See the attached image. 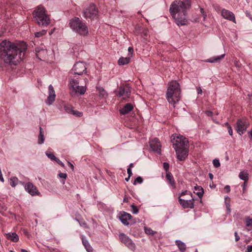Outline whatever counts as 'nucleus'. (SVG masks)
<instances>
[{
    "label": "nucleus",
    "instance_id": "62",
    "mask_svg": "<svg viewBox=\"0 0 252 252\" xmlns=\"http://www.w3.org/2000/svg\"><path fill=\"white\" fill-rule=\"evenodd\" d=\"M130 177H129V176L128 175V177H126L125 178V180L126 181V182H128L129 180V179H130Z\"/></svg>",
    "mask_w": 252,
    "mask_h": 252
},
{
    "label": "nucleus",
    "instance_id": "27",
    "mask_svg": "<svg viewBox=\"0 0 252 252\" xmlns=\"http://www.w3.org/2000/svg\"><path fill=\"white\" fill-rule=\"evenodd\" d=\"M130 61V57H121L118 60V63L120 65H124L128 64Z\"/></svg>",
    "mask_w": 252,
    "mask_h": 252
},
{
    "label": "nucleus",
    "instance_id": "15",
    "mask_svg": "<svg viewBox=\"0 0 252 252\" xmlns=\"http://www.w3.org/2000/svg\"><path fill=\"white\" fill-rule=\"evenodd\" d=\"M49 95L46 100V103L48 105H51L55 100V92L52 85H50L48 87Z\"/></svg>",
    "mask_w": 252,
    "mask_h": 252
},
{
    "label": "nucleus",
    "instance_id": "26",
    "mask_svg": "<svg viewBox=\"0 0 252 252\" xmlns=\"http://www.w3.org/2000/svg\"><path fill=\"white\" fill-rule=\"evenodd\" d=\"M45 140L44 132L43 131L42 128L40 126L39 127V134L38 136V141L37 143L38 144L41 145L44 143Z\"/></svg>",
    "mask_w": 252,
    "mask_h": 252
},
{
    "label": "nucleus",
    "instance_id": "50",
    "mask_svg": "<svg viewBox=\"0 0 252 252\" xmlns=\"http://www.w3.org/2000/svg\"><path fill=\"white\" fill-rule=\"evenodd\" d=\"M128 54L129 55H131L130 57H131V55L133 54V49L131 47H129L128 48Z\"/></svg>",
    "mask_w": 252,
    "mask_h": 252
},
{
    "label": "nucleus",
    "instance_id": "25",
    "mask_svg": "<svg viewBox=\"0 0 252 252\" xmlns=\"http://www.w3.org/2000/svg\"><path fill=\"white\" fill-rule=\"evenodd\" d=\"M194 193H196L199 198H201L204 193V189L202 187L196 186L194 187Z\"/></svg>",
    "mask_w": 252,
    "mask_h": 252
},
{
    "label": "nucleus",
    "instance_id": "37",
    "mask_svg": "<svg viewBox=\"0 0 252 252\" xmlns=\"http://www.w3.org/2000/svg\"><path fill=\"white\" fill-rule=\"evenodd\" d=\"M130 207L131 208L132 212L134 214H137L139 212V210L136 206L135 205L134 203H132L130 205Z\"/></svg>",
    "mask_w": 252,
    "mask_h": 252
},
{
    "label": "nucleus",
    "instance_id": "23",
    "mask_svg": "<svg viewBox=\"0 0 252 252\" xmlns=\"http://www.w3.org/2000/svg\"><path fill=\"white\" fill-rule=\"evenodd\" d=\"M82 242L83 245H84L86 251L88 252H93V249L92 247L90 245L88 240L85 237H83L82 238Z\"/></svg>",
    "mask_w": 252,
    "mask_h": 252
},
{
    "label": "nucleus",
    "instance_id": "10",
    "mask_svg": "<svg viewBox=\"0 0 252 252\" xmlns=\"http://www.w3.org/2000/svg\"><path fill=\"white\" fill-rule=\"evenodd\" d=\"M119 239L122 243H124L129 249L132 250L135 249V244L132 241L125 233H121L119 234Z\"/></svg>",
    "mask_w": 252,
    "mask_h": 252
},
{
    "label": "nucleus",
    "instance_id": "45",
    "mask_svg": "<svg viewBox=\"0 0 252 252\" xmlns=\"http://www.w3.org/2000/svg\"><path fill=\"white\" fill-rule=\"evenodd\" d=\"M5 210V206L3 204H0V213L2 214V212Z\"/></svg>",
    "mask_w": 252,
    "mask_h": 252
},
{
    "label": "nucleus",
    "instance_id": "44",
    "mask_svg": "<svg viewBox=\"0 0 252 252\" xmlns=\"http://www.w3.org/2000/svg\"><path fill=\"white\" fill-rule=\"evenodd\" d=\"M58 176L60 178H63L64 180H65L66 179V178L67 177V174L66 173H60L58 174Z\"/></svg>",
    "mask_w": 252,
    "mask_h": 252
},
{
    "label": "nucleus",
    "instance_id": "58",
    "mask_svg": "<svg viewBox=\"0 0 252 252\" xmlns=\"http://www.w3.org/2000/svg\"><path fill=\"white\" fill-rule=\"evenodd\" d=\"M209 177L210 179L212 180L214 176H213V174L210 173H209Z\"/></svg>",
    "mask_w": 252,
    "mask_h": 252
},
{
    "label": "nucleus",
    "instance_id": "54",
    "mask_svg": "<svg viewBox=\"0 0 252 252\" xmlns=\"http://www.w3.org/2000/svg\"><path fill=\"white\" fill-rule=\"evenodd\" d=\"M245 13H246V16L248 17H249L251 20H252V16L251 14V13L249 11H246Z\"/></svg>",
    "mask_w": 252,
    "mask_h": 252
},
{
    "label": "nucleus",
    "instance_id": "35",
    "mask_svg": "<svg viewBox=\"0 0 252 252\" xmlns=\"http://www.w3.org/2000/svg\"><path fill=\"white\" fill-rule=\"evenodd\" d=\"M47 30H43L41 31L36 32L34 34L35 36L36 37H41L46 34Z\"/></svg>",
    "mask_w": 252,
    "mask_h": 252
},
{
    "label": "nucleus",
    "instance_id": "9",
    "mask_svg": "<svg viewBox=\"0 0 252 252\" xmlns=\"http://www.w3.org/2000/svg\"><path fill=\"white\" fill-rule=\"evenodd\" d=\"M131 94V88L128 84L120 86L117 90L116 94L119 97H122L124 95L126 97H129Z\"/></svg>",
    "mask_w": 252,
    "mask_h": 252
},
{
    "label": "nucleus",
    "instance_id": "52",
    "mask_svg": "<svg viewBox=\"0 0 252 252\" xmlns=\"http://www.w3.org/2000/svg\"><path fill=\"white\" fill-rule=\"evenodd\" d=\"M127 172L128 175L129 176V177H130L132 175V171L130 168H128L127 169Z\"/></svg>",
    "mask_w": 252,
    "mask_h": 252
},
{
    "label": "nucleus",
    "instance_id": "63",
    "mask_svg": "<svg viewBox=\"0 0 252 252\" xmlns=\"http://www.w3.org/2000/svg\"><path fill=\"white\" fill-rule=\"evenodd\" d=\"M133 166V164L132 163H131L129 165L128 168H130L131 169V167Z\"/></svg>",
    "mask_w": 252,
    "mask_h": 252
},
{
    "label": "nucleus",
    "instance_id": "48",
    "mask_svg": "<svg viewBox=\"0 0 252 252\" xmlns=\"http://www.w3.org/2000/svg\"><path fill=\"white\" fill-rule=\"evenodd\" d=\"M227 128L228 133L230 135L232 136L233 134V130L231 126H229Z\"/></svg>",
    "mask_w": 252,
    "mask_h": 252
},
{
    "label": "nucleus",
    "instance_id": "18",
    "mask_svg": "<svg viewBox=\"0 0 252 252\" xmlns=\"http://www.w3.org/2000/svg\"><path fill=\"white\" fill-rule=\"evenodd\" d=\"M79 76L74 73L70 74V72H69V80L70 86L79 85V79H81V77Z\"/></svg>",
    "mask_w": 252,
    "mask_h": 252
},
{
    "label": "nucleus",
    "instance_id": "49",
    "mask_svg": "<svg viewBox=\"0 0 252 252\" xmlns=\"http://www.w3.org/2000/svg\"><path fill=\"white\" fill-rule=\"evenodd\" d=\"M252 252V245H248L247 247V250L246 252Z\"/></svg>",
    "mask_w": 252,
    "mask_h": 252
},
{
    "label": "nucleus",
    "instance_id": "22",
    "mask_svg": "<svg viewBox=\"0 0 252 252\" xmlns=\"http://www.w3.org/2000/svg\"><path fill=\"white\" fill-rule=\"evenodd\" d=\"M225 54H223L220 56L212 57L209 59H208L206 60V62L211 63H215L219 62L222 59L224 58Z\"/></svg>",
    "mask_w": 252,
    "mask_h": 252
},
{
    "label": "nucleus",
    "instance_id": "53",
    "mask_svg": "<svg viewBox=\"0 0 252 252\" xmlns=\"http://www.w3.org/2000/svg\"><path fill=\"white\" fill-rule=\"evenodd\" d=\"M234 236L235 237V241L237 242L238 241V240H240V237H239V236L238 235V233L236 231H235L234 232Z\"/></svg>",
    "mask_w": 252,
    "mask_h": 252
},
{
    "label": "nucleus",
    "instance_id": "2",
    "mask_svg": "<svg viewBox=\"0 0 252 252\" xmlns=\"http://www.w3.org/2000/svg\"><path fill=\"white\" fill-rule=\"evenodd\" d=\"M191 0H174L170 5V12L179 26L187 24V10L191 6Z\"/></svg>",
    "mask_w": 252,
    "mask_h": 252
},
{
    "label": "nucleus",
    "instance_id": "47",
    "mask_svg": "<svg viewBox=\"0 0 252 252\" xmlns=\"http://www.w3.org/2000/svg\"><path fill=\"white\" fill-rule=\"evenodd\" d=\"M224 190L227 192L228 193L230 191V187L229 185H226L224 188Z\"/></svg>",
    "mask_w": 252,
    "mask_h": 252
},
{
    "label": "nucleus",
    "instance_id": "42",
    "mask_svg": "<svg viewBox=\"0 0 252 252\" xmlns=\"http://www.w3.org/2000/svg\"><path fill=\"white\" fill-rule=\"evenodd\" d=\"M187 194H189L191 195V193L189 191H188V190H184L182 191L179 194V197H180L181 198L182 196L185 195Z\"/></svg>",
    "mask_w": 252,
    "mask_h": 252
},
{
    "label": "nucleus",
    "instance_id": "11",
    "mask_svg": "<svg viewBox=\"0 0 252 252\" xmlns=\"http://www.w3.org/2000/svg\"><path fill=\"white\" fill-rule=\"evenodd\" d=\"M247 121L244 119H239L236 122V130L237 132L241 135L247 130Z\"/></svg>",
    "mask_w": 252,
    "mask_h": 252
},
{
    "label": "nucleus",
    "instance_id": "56",
    "mask_svg": "<svg viewBox=\"0 0 252 252\" xmlns=\"http://www.w3.org/2000/svg\"><path fill=\"white\" fill-rule=\"evenodd\" d=\"M249 136L250 137L251 139L252 140V130L248 132Z\"/></svg>",
    "mask_w": 252,
    "mask_h": 252
},
{
    "label": "nucleus",
    "instance_id": "8",
    "mask_svg": "<svg viewBox=\"0 0 252 252\" xmlns=\"http://www.w3.org/2000/svg\"><path fill=\"white\" fill-rule=\"evenodd\" d=\"M87 68L85 63L83 62H77L72 67L70 71V74L74 73L78 76H82V75L87 73Z\"/></svg>",
    "mask_w": 252,
    "mask_h": 252
},
{
    "label": "nucleus",
    "instance_id": "60",
    "mask_svg": "<svg viewBox=\"0 0 252 252\" xmlns=\"http://www.w3.org/2000/svg\"><path fill=\"white\" fill-rule=\"evenodd\" d=\"M128 201V198L126 197H124L123 199L124 202H127Z\"/></svg>",
    "mask_w": 252,
    "mask_h": 252
},
{
    "label": "nucleus",
    "instance_id": "3",
    "mask_svg": "<svg viewBox=\"0 0 252 252\" xmlns=\"http://www.w3.org/2000/svg\"><path fill=\"white\" fill-rule=\"evenodd\" d=\"M177 157L182 161L187 158L188 156V140L183 136L177 137L173 143Z\"/></svg>",
    "mask_w": 252,
    "mask_h": 252
},
{
    "label": "nucleus",
    "instance_id": "19",
    "mask_svg": "<svg viewBox=\"0 0 252 252\" xmlns=\"http://www.w3.org/2000/svg\"><path fill=\"white\" fill-rule=\"evenodd\" d=\"M133 109V106L131 103H127L124 107L120 109V113L121 115H125L129 113Z\"/></svg>",
    "mask_w": 252,
    "mask_h": 252
},
{
    "label": "nucleus",
    "instance_id": "59",
    "mask_svg": "<svg viewBox=\"0 0 252 252\" xmlns=\"http://www.w3.org/2000/svg\"><path fill=\"white\" fill-rule=\"evenodd\" d=\"M68 163L69 165L70 166V167L72 168V169L73 170L74 168L73 165L69 161H68Z\"/></svg>",
    "mask_w": 252,
    "mask_h": 252
},
{
    "label": "nucleus",
    "instance_id": "33",
    "mask_svg": "<svg viewBox=\"0 0 252 252\" xmlns=\"http://www.w3.org/2000/svg\"><path fill=\"white\" fill-rule=\"evenodd\" d=\"M10 185L12 187H15L17 185L18 179L16 177H12L10 179Z\"/></svg>",
    "mask_w": 252,
    "mask_h": 252
},
{
    "label": "nucleus",
    "instance_id": "51",
    "mask_svg": "<svg viewBox=\"0 0 252 252\" xmlns=\"http://www.w3.org/2000/svg\"><path fill=\"white\" fill-rule=\"evenodd\" d=\"M234 64L235 66H236L237 67H240L241 65V64L240 63L239 61H235Z\"/></svg>",
    "mask_w": 252,
    "mask_h": 252
},
{
    "label": "nucleus",
    "instance_id": "21",
    "mask_svg": "<svg viewBox=\"0 0 252 252\" xmlns=\"http://www.w3.org/2000/svg\"><path fill=\"white\" fill-rule=\"evenodd\" d=\"M5 235L7 239L10 240L14 242H17L19 240V237L15 232L6 233Z\"/></svg>",
    "mask_w": 252,
    "mask_h": 252
},
{
    "label": "nucleus",
    "instance_id": "30",
    "mask_svg": "<svg viewBox=\"0 0 252 252\" xmlns=\"http://www.w3.org/2000/svg\"><path fill=\"white\" fill-rule=\"evenodd\" d=\"M224 200H225V204L226 206V210L228 213H230L231 212V208H230V198L229 196H227L225 197Z\"/></svg>",
    "mask_w": 252,
    "mask_h": 252
},
{
    "label": "nucleus",
    "instance_id": "14",
    "mask_svg": "<svg viewBox=\"0 0 252 252\" xmlns=\"http://www.w3.org/2000/svg\"><path fill=\"white\" fill-rule=\"evenodd\" d=\"M25 189L28 193L32 196L39 195L40 194L37 188L31 182H29L26 184Z\"/></svg>",
    "mask_w": 252,
    "mask_h": 252
},
{
    "label": "nucleus",
    "instance_id": "28",
    "mask_svg": "<svg viewBox=\"0 0 252 252\" xmlns=\"http://www.w3.org/2000/svg\"><path fill=\"white\" fill-rule=\"evenodd\" d=\"M176 244L178 246L181 252H185L186 249V246L185 243L181 240H178L176 241Z\"/></svg>",
    "mask_w": 252,
    "mask_h": 252
},
{
    "label": "nucleus",
    "instance_id": "40",
    "mask_svg": "<svg viewBox=\"0 0 252 252\" xmlns=\"http://www.w3.org/2000/svg\"><path fill=\"white\" fill-rule=\"evenodd\" d=\"M163 168L164 169V170L166 171V174L167 173H170V172H169V164L168 163L166 162H164L163 163Z\"/></svg>",
    "mask_w": 252,
    "mask_h": 252
},
{
    "label": "nucleus",
    "instance_id": "36",
    "mask_svg": "<svg viewBox=\"0 0 252 252\" xmlns=\"http://www.w3.org/2000/svg\"><path fill=\"white\" fill-rule=\"evenodd\" d=\"M144 230L147 234L154 235L156 233V232L154 231L151 228L147 227H144Z\"/></svg>",
    "mask_w": 252,
    "mask_h": 252
},
{
    "label": "nucleus",
    "instance_id": "17",
    "mask_svg": "<svg viewBox=\"0 0 252 252\" xmlns=\"http://www.w3.org/2000/svg\"><path fill=\"white\" fill-rule=\"evenodd\" d=\"M221 15L224 18H225L226 19H227V20H229L230 21H232L233 22H235V16H234V14L230 11H229L225 9H223L222 10Z\"/></svg>",
    "mask_w": 252,
    "mask_h": 252
},
{
    "label": "nucleus",
    "instance_id": "24",
    "mask_svg": "<svg viewBox=\"0 0 252 252\" xmlns=\"http://www.w3.org/2000/svg\"><path fill=\"white\" fill-rule=\"evenodd\" d=\"M165 178L169 183L171 185V186L174 188H175V183L174 179V177L172 174L170 173H167L166 174Z\"/></svg>",
    "mask_w": 252,
    "mask_h": 252
},
{
    "label": "nucleus",
    "instance_id": "43",
    "mask_svg": "<svg viewBox=\"0 0 252 252\" xmlns=\"http://www.w3.org/2000/svg\"><path fill=\"white\" fill-rule=\"evenodd\" d=\"M246 225L247 226H252V218H248L246 220Z\"/></svg>",
    "mask_w": 252,
    "mask_h": 252
},
{
    "label": "nucleus",
    "instance_id": "5",
    "mask_svg": "<svg viewBox=\"0 0 252 252\" xmlns=\"http://www.w3.org/2000/svg\"><path fill=\"white\" fill-rule=\"evenodd\" d=\"M33 21L39 26L46 27L50 23V18L45 8L42 6H37L33 11Z\"/></svg>",
    "mask_w": 252,
    "mask_h": 252
},
{
    "label": "nucleus",
    "instance_id": "32",
    "mask_svg": "<svg viewBox=\"0 0 252 252\" xmlns=\"http://www.w3.org/2000/svg\"><path fill=\"white\" fill-rule=\"evenodd\" d=\"M239 177L241 180L244 181L245 182H247L249 179L248 174L247 173H244L243 171L240 172L239 175Z\"/></svg>",
    "mask_w": 252,
    "mask_h": 252
},
{
    "label": "nucleus",
    "instance_id": "64",
    "mask_svg": "<svg viewBox=\"0 0 252 252\" xmlns=\"http://www.w3.org/2000/svg\"><path fill=\"white\" fill-rule=\"evenodd\" d=\"M21 252H28L26 250L21 249Z\"/></svg>",
    "mask_w": 252,
    "mask_h": 252
},
{
    "label": "nucleus",
    "instance_id": "13",
    "mask_svg": "<svg viewBox=\"0 0 252 252\" xmlns=\"http://www.w3.org/2000/svg\"><path fill=\"white\" fill-rule=\"evenodd\" d=\"M150 148L153 151L158 154L161 152V145L158 138H155L150 142Z\"/></svg>",
    "mask_w": 252,
    "mask_h": 252
},
{
    "label": "nucleus",
    "instance_id": "6",
    "mask_svg": "<svg viewBox=\"0 0 252 252\" xmlns=\"http://www.w3.org/2000/svg\"><path fill=\"white\" fill-rule=\"evenodd\" d=\"M68 24L70 29L74 32L80 35L85 36L89 32L88 28L86 23L83 22L79 17H75L71 19Z\"/></svg>",
    "mask_w": 252,
    "mask_h": 252
},
{
    "label": "nucleus",
    "instance_id": "61",
    "mask_svg": "<svg viewBox=\"0 0 252 252\" xmlns=\"http://www.w3.org/2000/svg\"><path fill=\"white\" fill-rule=\"evenodd\" d=\"M224 125L226 126L227 127H228L229 126H231L227 122L225 123Z\"/></svg>",
    "mask_w": 252,
    "mask_h": 252
},
{
    "label": "nucleus",
    "instance_id": "16",
    "mask_svg": "<svg viewBox=\"0 0 252 252\" xmlns=\"http://www.w3.org/2000/svg\"><path fill=\"white\" fill-rule=\"evenodd\" d=\"M131 215L126 212H123L119 216V220L121 222L125 225H129L128 220L131 219Z\"/></svg>",
    "mask_w": 252,
    "mask_h": 252
},
{
    "label": "nucleus",
    "instance_id": "57",
    "mask_svg": "<svg viewBox=\"0 0 252 252\" xmlns=\"http://www.w3.org/2000/svg\"><path fill=\"white\" fill-rule=\"evenodd\" d=\"M197 90L198 94H202V90L200 88V87L197 88Z\"/></svg>",
    "mask_w": 252,
    "mask_h": 252
},
{
    "label": "nucleus",
    "instance_id": "7",
    "mask_svg": "<svg viewBox=\"0 0 252 252\" xmlns=\"http://www.w3.org/2000/svg\"><path fill=\"white\" fill-rule=\"evenodd\" d=\"M83 16L86 19L94 20L98 17V11L94 4H91L85 7L82 11Z\"/></svg>",
    "mask_w": 252,
    "mask_h": 252
},
{
    "label": "nucleus",
    "instance_id": "46",
    "mask_svg": "<svg viewBox=\"0 0 252 252\" xmlns=\"http://www.w3.org/2000/svg\"><path fill=\"white\" fill-rule=\"evenodd\" d=\"M55 161L59 164L61 166H62V167H64V163L62 161H61L59 158H57V159H55Z\"/></svg>",
    "mask_w": 252,
    "mask_h": 252
},
{
    "label": "nucleus",
    "instance_id": "31",
    "mask_svg": "<svg viewBox=\"0 0 252 252\" xmlns=\"http://www.w3.org/2000/svg\"><path fill=\"white\" fill-rule=\"evenodd\" d=\"M63 109L66 113L71 114L73 112V107L71 105L64 104Z\"/></svg>",
    "mask_w": 252,
    "mask_h": 252
},
{
    "label": "nucleus",
    "instance_id": "38",
    "mask_svg": "<svg viewBox=\"0 0 252 252\" xmlns=\"http://www.w3.org/2000/svg\"><path fill=\"white\" fill-rule=\"evenodd\" d=\"M143 182V178L140 177V176H139L138 177H137L135 180L134 181V182L133 183V184L134 185H136L137 184H141L142 182Z\"/></svg>",
    "mask_w": 252,
    "mask_h": 252
},
{
    "label": "nucleus",
    "instance_id": "12",
    "mask_svg": "<svg viewBox=\"0 0 252 252\" xmlns=\"http://www.w3.org/2000/svg\"><path fill=\"white\" fill-rule=\"evenodd\" d=\"M194 199L193 198H192L191 199L189 200H185L180 198V197H178V201L179 203L184 209L194 208Z\"/></svg>",
    "mask_w": 252,
    "mask_h": 252
},
{
    "label": "nucleus",
    "instance_id": "55",
    "mask_svg": "<svg viewBox=\"0 0 252 252\" xmlns=\"http://www.w3.org/2000/svg\"><path fill=\"white\" fill-rule=\"evenodd\" d=\"M200 12L203 15L204 19H205V17H206V15L204 14V11L203 9L202 8H200Z\"/></svg>",
    "mask_w": 252,
    "mask_h": 252
},
{
    "label": "nucleus",
    "instance_id": "34",
    "mask_svg": "<svg viewBox=\"0 0 252 252\" xmlns=\"http://www.w3.org/2000/svg\"><path fill=\"white\" fill-rule=\"evenodd\" d=\"M45 155L48 158H49L52 160H55V159H57V158L55 157V156L52 153L49 152V151H47L45 152Z\"/></svg>",
    "mask_w": 252,
    "mask_h": 252
},
{
    "label": "nucleus",
    "instance_id": "41",
    "mask_svg": "<svg viewBox=\"0 0 252 252\" xmlns=\"http://www.w3.org/2000/svg\"><path fill=\"white\" fill-rule=\"evenodd\" d=\"M213 165L215 167H219L220 166V161L218 159H215L213 160Z\"/></svg>",
    "mask_w": 252,
    "mask_h": 252
},
{
    "label": "nucleus",
    "instance_id": "20",
    "mask_svg": "<svg viewBox=\"0 0 252 252\" xmlns=\"http://www.w3.org/2000/svg\"><path fill=\"white\" fill-rule=\"evenodd\" d=\"M72 90L76 93L80 95L84 94L86 91V88L84 86H80L79 85L70 86Z\"/></svg>",
    "mask_w": 252,
    "mask_h": 252
},
{
    "label": "nucleus",
    "instance_id": "39",
    "mask_svg": "<svg viewBox=\"0 0 252 252\" xmlns=\"http://www.w3.org/2000/svg\"><path fill=\"white\" fill-rule=\"evenodd\" d=\"M73 115H75L77 117H80L83 116V113L81 112H79L77 110H73V112H72V114Z\"/></svg>",
    "mask_w": 252,
    "mask_h": 252
},
{
    "label": "nucleus",
    "instance_id": "4",
    "mask_svg": "<svg viewBox=\"0 0 252 252\" xmlns=\"http://www.w3.org/2000/svg\"><path fill=\"white\" fill-rule=\"evenodd\" d=\"M181 89L179 84L176 81H172L169 84L166 94L168 102L175 107V105L180 99Z\"/></svg>",
    "mask_w": 252,
    "mask_h": 252
},
{
    "label": "nucleus",
    "instance_id": "1",
    "mask_svg": "<svg viewBox=\"0 0 252 252\" xmlns=\"http://www.w3.org/2000/svg\"><path fill=\"white\" fill-rule=\"evenodd\" d=\"M26 49L25 44L21 47L16 43L4 40L0 43V58L6 64L16 65L22 60V53L24 56Z\"/></svg>",
    "mask_w": 252,
    "mask_h": 252
},
{
    "label": "nucleus",
    "instance_id": "29",
    "mask_svg": "<svg viewBox=\"0 0 252 252\" xmlns=\"http://www.w3.org/2000/svg\"><path fill=\"white\" fill-rule=\"evenodd\" d=\"M96 88L97 90L98 91L99 97L103 98L105 97L106 96H107V94L106 92L102 87L97 86Z\"/></svg>",
    "mask_w": 252,
    "mask_h": 252
}]
</instances>
